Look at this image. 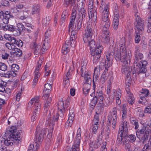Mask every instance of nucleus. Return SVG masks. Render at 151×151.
Returning <instances> with one entry per match:
<instances>
[{
    "label": "nucleus",
    "instance_id": "58836bf2",
    "mask_svg": "<svg viewBox=\"0 0 151 151\" xmlns=\"http://www.w3.org/2000/svg\"><path fill=\"white\" fill-rule=\"evenodd\" d=\"M35 146H34V145H30V146L29 147L27 151H37V149L38 148V147L36 146L37 144H35Z\"/></svg>",
    "mask_w": 151,
    "mask_h": 151
},
{
    "label": "nucleus",
    "instance_id": "a19ab883",
    "mask_svg": "<svg viewBox=\"0 0 151 151\" xmlns=\"http://www.w3.org/2000/svg\"><path fill=\"white\" fill-rule=\"evenodd\" d=\"M119 19H113V27L114 29L116 30L118 28L119 23Z\"/></svg>",
    "mask_w": 151,
    "mask_h": 151
},
{
    "label": "nucleus",
    "instance_id": "f03ea898",
    "mask_svg": "<svg viewBox=\"0 0 151 151\" xmlns=\"http://www.w3.org/2000/svg\"><path fill=\"white\" fill-rule=\"evenodd\" d=\"M101 24L103 28V40L108 43L110 40V32L108 31V29L110 25V22L108 17H102Z\"/></svg>",
    "mask_w": 151,
    "mask_h": 151
},
{
    "label": "nucleus",
    "instance_id": "a878e982",
    "mask_svg": "<svg viewBox=\"0 0 151 151\" xmlns=\"http://www.w3.org/2000/svg\"><path fill=\"white\" fill-rule=\"evenodd\" d=\"M101 139H97L95 141L92 142L90 143V146L95 149L98 148L101 145Z\"/></svg>",
    "mask_w": 151,
    "mask_h": 151
},
{
    "label": "nucleus",
    "instance_id": "9b49d317",
    "mask_svg": "<svg viewBox=\"0 0 151 151\" xmlns=\"http://www.w3.org/2000/svg\"><path fill=\"white\" fill-rule=\"evenodd\" d=\"M81 133L80 128H79L77 130V135L75 140L74 145L72 147L76 151L79 150V145L81 139Z\"/></svg>",
    "mask_w": 151,
    "mask_h": 151
},
{
    "label": "nucleus",
    "instance_id": "6e6d98bb",
    "mask_svg": "<svg viewBox=\"0 0 151 151\" xmlns=\"http://www.w3.org/2000/svg\"><path fill=\"white\" fill-rule=\"evenodd\" d=\"M137 114L140 117H142L144 116L143 111L141 108H137Z\"/></svg>",
    "mask_w": 151,
    "mask_h": 151
},
{
    "label": "nucleus",
    "instance_id": "bb28decb",
    "mask_svg": "<svg viewBox=\"0 0 151 151\" xmlns=\"http://www.w3.org/2000/svg\"><path fill=\"white\" fill-rule=\"evenodd\" d=\"M13 18V16L12 15L9 14H4V15H3L2 19L3 22L5 24H7L9 22V20Z\"/></svg>",
    "mask_w": 151,
    "mask_h": 151
},
{
    "label": "nucleus",
    "instance_id": "79ce46f5",
    "mask_svg": "<svg viewBox=\"0 0 151 151\" xmlns=\"http://www.w3.org/2000/svg\"><path fill=\"white\" fill-rule=\"evenodd\" d=\"M40 73H38L37 72L35 73V77L33 81V83L34 85H35L37 83L38 79V78L40 77Z\"/></svg>",
    "mask_w": 151,
    "mask_h": 151
},
{
    "label": "nucleus",
    "instance_id": "1a4fd4ad",
    "mask_svg": "<svg viewBox=\"0 0 151 151\" xmlns=\"http://www.w3.org/2000/svg\"><path fill=\"white\" fill-rule=\"evenodd\" d=\"M14 132L13 129L12 128H9L7 129L5 133L6 134L9 135V137L4 141V144L6 146L9 145L12 146L14 142V139H13V136H12V133Z\"/></svg>",
    "mask_w": 151,
    "mask_h": 151
},
{
    "label": "nucleus",
    "instance_id": "dca6fc26",
    "mask_svg": "<svg viewBox=\"0 0 151 151\" xmlns=\"http://www.w3.org/2000/svg\"><path fill=\"white\" fill-rule=\"evenodd\" d=\"M78 17L79 19L85 21L87 15L86 10L84 8H81L78 9Z\"/></svg>",
    "mask_w": 151,
    "mask_h": 151
},
{
    "label": "nucleus",
    "instance_id": "473e14b6",
    "mask_svg": "<svg viewBox=\"0 0 151 151\" xmlns=\"http://www.w3.org/2000/svg\"><path fill=\"white\" fill-rule=\"evenodd\" d=\"M128 103L132 105L134 102V99L132 94L130 93L128 94Z\"/></svg>",
    "mask_w": 151,
    "mask_h": 151
},
{
    "label": "nucleus",
    "instance_id": "774afa93",
    "mask_svg": "<svg viewBox=\"0 0 151 151\" xmlns=\"http://www.w3.org/2000/svg\"><path fill=\"white\" fill-rule=\"evenodd\" d=\"M142 93L145 94L144 96L147 97L149 95V91L148 90L146 89H142Z\"/></svg>",
    "mask_w": 151,
    "mask_h": 151
},
{
    "label": "nucleus",
    "instance_id": "6e6552de",
    "mask_svg": "<svg viewBox=\"0 0 151 151\" xmlns=\"http://www.w3.org/2000/svg\"><path fill=\"white\" fill-rule=\"evenodd\" d=\"M137 133L144 134L141 137V139L143 141V142H144L147 140L149 134L151 133V130L149 127L144 126L141 129H137Z\"/></svg>",
    "mask_w": 151,
    "mask_h": 151
},
{
    "label": "nucleus",
    "instance_id": "5fc2aeb1",
    "mask_svg": "<svg viewBox=\"0 0 151 151\" xmlns=\"http://www.w3.org/2000/svg\"><path fill=\"white\" fill-rule=\"evenodd\" d=\"M49 48V44L47 42L44 43L42 45V51H45L47 50Z\"/></svg>",
    "mask_w": 151,
    "mask_h": 151
},
{
    "label": "nucleus",
    "instance_id": "39448f33",
    "mask_svg": "<svg viewBox=\"0 0 151 151\" xmlns=\"http://www.w3.org/2000/svg\"><path fill=\"white\" fill-rule=\"evenodd\" d=\"M113 53H114V55L115 58L116 60H120L122 62L125 64H127V61H129L131 58V53H129L127 55H122L121 52L116 50V49H113Z\"/></svg>",
    "mask_w": 151,
    "mask_h": 151
},
{
    "label": "nucleus",
    "instance_id": "f257e3e1",
    "mask_svg": "<svg viewBox=\"0 0 151 151\" xmlns=\"http://www.w3.org/2000/svg\"><path fill=\"white\" fill-rule=\"evenodd\" d=\"M94 33V31L91 26L90 24L87 25L84 30L83 40L84 42L87 43V45L90 47L93 62L96 64L99 62L103 48L102 46L95 45V41L92 39Z\"/></svg>",
    "mask_w": 151,
    "mask_h": 151
},
{
    "label": "nucleus",
    "instance_id": "09e8293b",
    "mask_svg": "<svg viewBox=\"0 0 151 151\" xmlns=\"http://www.w3.org/2000/svg\"><path fill=\"white\" fill-rule=\"evenodd\" d=\"M18 81H16V82L14 81H12L10 82L9 84V89H13L17 86V83Z\"/></svg>",
    "mask_w": 151,
    "mask_h": 151
},
{
    "label": "nucleus",
    "instance_id": "ddd939ff",
    "mask_svg": "<svg viewBox=\"0 0 151 151\" xmlns=\"http://www.w3.org/2000/svg\"><path fill=\"white\" fill-rule=\"evenodd\" d=\"M129 123L127 122H122V127H124L123 131L124 132L123 134V138L122 143V145H124L128 141L127 139V135H128V126L129 125Z\"/></svg>",
    "mask_w": 151,
    "mask_h": 151
},
{
    "label": "nucleus",
    "instance_id": "680f3d73",
    "mask_svg": "<svg viewBox=\"0 0 151 151\" xmlns=\"http://www.w3.org/2000/svg\"><path fill=\"white\" fill-rule=\"evenodd\" d=\"M145 113L151 114V105L147 106L145 110Z\"/></svg>",
    "mask_w": 151,
    "mask_h": 151
},
{
    "label": "nucleus",
    "instance_id": "4c0bfd02",
    "mask_svg": "<svg viewBox=\"0 0 151 151\" xmlns=\"http://www.w3.org/2000/svg\"><path fill=\"white\" fill-rule=\"evenodd\" d=\"M33 48L34 49V54L36 55H38L40 48V45H37L36 43H34Z\"/></svg>",
    "mask_w": 151,
    "mask_h": 151
},
{
    "label": "nucleus",
    "instance_id": "c756f323",
    "mask_svg": "<svg viewBox=\"0 0 151 151\" xmlns=\"http://www.w3.org/2000/svg\"><path fill=\"white\" fill-rule=\"evenodd\" d=\"M120 51L121 52L122 55H127L129 53H131V52L130 51H127L125 45L120 46Z\"/></svg>",
    "mask_w": 151,
    "mask_h": 151
},
{
    "label": "nucleus",
    "instance_id": "4d7b16f0",
    "mask_svg": "<svg viewBox=\"0 0 151 151\" xmlns=\"http://www.w3.org/2000/svg\"><path fill=\"white\" fill-rule=\"evenodd\" d=\"M7 70V66L4 63H0V70L5 71Z\"/></svg>",
    "mask_w": 151,
    "mask_h": 151
},
{
    "label": "nucleus",
    "instance_id": "412c9836",
    "mask_svg": "<svg viewBox=\"0 0 151 151\" xmlns=\"http://www.w3.org/2000/svg\"><path fill=\"white\" fill-rule=\"evenodd\" d=\"M9 41H10L12 43V44H15L18 47H20L23 45V43L22 41L21 40H17L16 38L14 37H9L8 38Z\"/></svg>",
    "mask_w": 151,
    "mask_h": 151
},
{
    "label": "nucleus",
    "instance_id": "f704fd0d",
    "mask_svg": "<svg viewBox=\"0 0 151 151\" xmlns=\"http://www.w3.org/2000/svg\"><path fill=\"white\" fill-rule=\"evenodd\" d=\"M128 62H127V63ZM122 65V73L126 74V73H128L129 71L128 70V64H125L124 63Z\"/></svg>",
    "mask_w": 151,
    "mask_h": 151
},
{
    "label": "nucleus",
    "instance_id": "c85d7f7f",
    "mask_svg": "<svg viewBox=\"0 0 151 151\" xmlns=\"http://www.w3.org/2000/svg\"><path fill=\"white\" fill-rule=\"evenodd\" d=\"M109 5L106 4L104 7V9L102 12V17H108V12L109 10Z\"/></svg>",
    "mask_w": 151,
    "mask_h": 151
},
{
    "label": "nucleus",
    "instance_id": "e2e57ef3",
    "mask_svg": "<svg viewBox=\"0 0 151 151\" xmlns=\"http://www.w3.org/2000/svg\"><path fill=\"white\" fill-rule=\"evenodd\" d=\"M83 20L79 19L78 20V22L76 26L77 30L78 31L79 30L81 27V25L82 24V21Z\"/></svg>",
    "mask_w": 151,
    "mask_h": 151
},
{
    "label": "nucleus",
    "instance_id": "ea45409f",
    "mask_svg": "<svg viewBox=\"0 0 151 151\" xmlns=\"http://www.w3.org/2000/svg\"><path fill=\"white\" fill-rule=\"evenodd\" d=\"M135 42L136 43H139L140 40V34L139 31H136L135 32Z\"/></svg>",
    "mask_w": 151,
    "mask_h": 151
},
{
    "label": "nucleus",
    "instance_id": "37998d69",
    "mask_svg": "<svg viewBox=\"0 0 151 151\" xmlns=\"http://www.w3.org/2000/svg\"><path fill=\"white\" fill-rule=\"evenodd\" d=\"M102 64L103 65V63H101L100 65L99 66L96 67L95 68L94 73V74H95L97 75H99L100 73V70L101 69H102V67H101V66L102 65Z\"/></svg>",
    "mask_w": 151,
    "mask_h": 151
},
{
    "label": "nucleus",
    "instance_id": "aec40b11",
    "mask_svg": "<svg viewBox=\"0 0 151 151\" xmlns=\"http://www.w3.org/2000/svg\"><path fill=\"white\" fill-rule=\"evenodd\" d=\"M51 85L52 84L47 83L45 85L43 91L44 95L42 97L44 98H45L46 99L47 97L49 96V93L52 88Z\"/></svg>",
    "mask_w": 151,
    "mask_h": 151
},
{
    "label": "nucleus",
    "instance_id": "338daca9",
    "mask_svg": "<svg viewBox=\"0 0 151 151\" xmlns=\"http://www.w3.org/2000/svg\"><path fill=\"white\" fill-rule=\"evenodd\" d=\"M106 144L107 143L106 142H104L103 143V145L101 148V151H107V149L106 147Z\"/></svg>",
    "mask_w": 151,
    "mask_h": 151
},
{
    "label": "nucleus",
    "instance_id": "49530a36",
    "mask_svg": "<svg viewBox=\"0 0 151 151\" xmlns=\"http://www.w3.org/2000/svg\"><path fill=\"white\" fill-rule=\"evenodd\" d=\"M114 54V53H113V50L111 51V52H108L106 53V58L105 60L111 61L110 60L111 58L112 57Z\"/></svg>",
    "mask_w": 151,
    "mask_h": 151
},
{
    "label": "nucleus",
    "instance_id": "5701e85b",
    "mask_svg": "<svg viewBox=\"0 0 151 151\" xmlns=\"http://www.w3.org/2000/svg\"><path fill=\"white\" fill-rule=\"evenodd\" d=\"M16 32L15 36H19L21 34V32L25 29L24 26L21 23H19L17 24L16 27L15 28Z\"/></svg>",
    "mask_w": 151,
    "mask_h": 151
},
{
    "label": "nucleus",
    "instance_id": "7ed1b4c3",
    "mask_svg": "<svg viewBox=\"0 0 151 151\" xmlns=\"http://www.w3.org/2000/svg\"><path fill=\"white\" fill-rule=\"evenodd\" d=\"M69 104L68 100L66 101L64 106L63 102H60L58 104V113L53 116V119L55 122H57L59 119H62V118L64 117V113L65 111L70 109H68Z\"/></svg>",
    "mask_w": 151,
    "mask_h": 151
},
{
    "label": "nucleus",
    "instance_id": "4468645a",
    "mask_svg": "<svg viewBox=\"0 0 151 151\" xmlns=\"http://www.w3.org/2000/svg\"><path fill=\"white\" fill-rule=\"evenodd\" d=\"M137 17L135 18L136 22V24L135 25L136 28L138 31H142L144 29V22L139 16L137 15Z\"/></svg>",
    "mask_w": 151,
    "mask_h": 151
},
{
    "label": "nucleus",
    "instance_id": "7c9ffc66",
    "mask_svg": "<svg viewBox=\"0 0 151 151\" xmlns=\"http://www.w3.org/2000/svg\"><path fill=\"white\" fill-rule=\"evenodd\" d=\"M75 3V0H64L63 4L64 6L67 7L69 5L70 6L74 5Z\"/></svg>",
    "mask_w": 151,
    "mask_h": 151
},
{
    "label": "nucleus",
    "instance_id": "c9c22d12",
    "mask_svg": "<svg viewBox=\"0 0 151 151\" xmlns=\"http://www.w3.org/2000/svg\"><path fill=\"white\" fill-rule=\"evenodd\" d=\"M50 20V17L49 16L46 17L43 19L42 22V24L43 25L46 26L49 24Z\"/></svg>",
    "mask_w": 151,
    "mask_h": 151
},
{
    "label": "nucleus",
    "instance_id": "4be33fe9",
    "mask_svg": "<svg viewBox=\"0 0 151 151\" xmlns=\"http://www.w3.org/2000/svg\"><path fill=\"white\" fill-rule=\"evenodd\" d=\"M13 129L14 132L12 133V136H13V139H14L15 141H19L21 139L22 136L23 134V132L21 131H18L17 133L16 132V129Z\"/></svg>",
    "mask_w": 151,
    "mask_h": 151
},
{
    "label": "nucleus",
    "instance_id": "603ef678",
    "mask_svg": "<svg viewBox=\"0 0 151 151\" xmlns=\"http://www.w3.org/2000/svg\"><path fill=\"white\" fill-rule=\"evenodd\" d=\"M135 55L138 57V58L140 60H142L143 58V55L142 53L139 52L138 49H137L135 51Z\"/></svg>",
    "mask_w": 151,
    "mask_h": 151
},
{
    "label": "nucleus",
    "instance_id": "e433bc0d",
    "mask_svg": "<svg viewBox=\"0 0 151 151\" xmlns=\"http://www.w3.org/2000/svg\"><path fill=\"white\" fill-rule=\"evenodd\" d=\"M14 52H13L14 55L17 57H19L21 56L22 55V50L16 48L14 49Z\"/></svg>",
    "mask_w": 151,
    "mask_h": 151
},
{
    "label": "nucleus",
    "instance_id": "69168bd1",
    "mask_svg": "<svg viewBox=\"0 0 151 151\" xmlns=\"http://www.w3.org/2000/svg\"><path fill=\"white\" fill-rule=\"evenodd\" d=\"M131 123L135 126L134 128L136 129H137L139 127V125L137 120H136L134 121L132 120Z\"/></svg>",
    "mask_w": 151,
    "mask_h": 151
},
{
    "label": "nucleus",
    "instance_id": "a18cd8bd",
    "mask_svg": "<svg viewBox=\"0 0 151 151\" xmlns=\"http://www.w3.org/2000/svg\"><path fill=\"white\" fill-rule=\"evenodd\" d=\"M113 101V99L112 97L109 96L108 97L106 101V106L107 107L108 106L112 104Z\"/></svg>",
    "mask_w": 151,
    "mask_h": 151
},
{
    "label": "nucleus",
    "instance_id": "c03bdc74",
    "mask_svg": "<svg viewBox=\"0 0 151 151\" xmlns=\"http://www.w3.org/2000/svg\"><path fill=\"white\" fill-rule=\"evenodd\" d=\"M85 2V0H78L77 4L78 5V9L81 8H84Z\"/></svg>",
    "mask_w": 151,
    "mask_h": 151
},
{
    "label": "nucleus",
    "instance_id": "2f4dec72",
    "mask_svg": "<svg viewBox=\"0 0 151 151\" xmlns=\"http://www.w3.org/2000/svg\"><path fill=\"white\" fill-rule=\"evenodd\" d=\"M40 10V6L38 5L34 6L32 8V14H34L38 13Z\"/></svg>",
    "mask_w": 151,
    "mask_h": 151
},
{
    "label": "nucleus",
    "instance_id": "13d9d810",
    "mask_svg": "<svg viewBox=\"0 0 151 151\" xmlns=\"http://www.w3.org/2000/svg\"><path fill=\"white\" fill-rule=\"evenodd\" d=\"M11 69L15 72L18 71L19 68V67L16 64H13L11 66Z\"/></svg>",
    "mask_w": 151,
    "mask_h": 151
},
{
    "label": "nucleus",
    "instance_id": "72a5a7b5",
    "mask_svg": "<svg viewBox=\"0 0 151 151\" xmlns=\"http://www.w3.org/2000/svg\"><path fill=\"white\" fill-rule=\"evenodd\" d=\"M15 72L12 70L11 71H8L7 73H6L5 75L6 77L9 78L15 77L17 75V74Z\"/></svg>",
    "mask_w": 151,
    "mask_h": 151
},
{
    "label": "nucleus",
    "instance_id": "6ab92c4d",
    "mask_svg": "<svg viewBox=\"0 0 151 151\" xmlns=\"http://www.w3.org/2000/svg\"><path fill=\"white\" fill-rule=\"evenodd\" d=\"M117 118L115 116H108L107 124L108 126H110L111 124L113 125V127L114 129L116 127V123Z\"/></svg>",
    "mask_w": 151,
    "mask_h": 151
},
{
    "label": "nucleus",
    "instance_id": "cd10ccee",
    "mask_svg": "<svg viewBox=\"0 0 151 151\" xmlns=\"http://www.w3.org/2000/svg\"><path fill=\"white\" fill-rule=\"evenodd\" d=\"M62 141V135L59 134L58 135L57 141L55 144L54 148L56 149L59 147L61 144Z\"/></svg>",
    "mask_w": 151,
    "mask_h": 151
},
{
    "label": "nucleus",
    "instance_id": "3c124183",
    "mask_svg": "<svg viewBox=\"0 0 151 151\" xmlns=\"http://www.w3.org/2000/svg\"><path fill=\"white\" fill-rule=\"evenodd\" d=\"M9 0H0V5L4 6H8L9 5Z\"/></svg>",
    "mask_w": 151,
    "mask_h": 151
},
{
    "label": "nucleus",
    "instance_id": "0e129e2a",
    "mask_svg": "<svg viewBox=\"0 0 151 151\" xmlns=\"http://www.w3.org/2000/svg\"><path fill=\"white\" fill-rule=\"evenodd\" d=\"M98 127L99 126L95 124V125H93V127L92 129V133L94 134H96L97 132Z\"/></svg>",
    "mask_w": 151,
    "mask_h": 151
},
{
    "label": "nucleus",
    "instance_id": "b1692460",
    "mask_svg": "<svg viewBox=\"0 0 151 151\" xmlns=\"http://www.w3.org/2000/svg\"><path fill=\"white\" fill-rule=\"evenodd\" d=\"M89 18L91 19V20L94 22H96L97 20V12L94 9L93 11L89 10L88 11Z\"/></svg>",
    "mask_w": 151,
    "mask_h": 151
},
{
    "label": "nucleus",
    "instance_id": "864d4df0",
    "mask_svg": "<svg viewBox=\"0 0 151 151\" xmlns=\"http://www.w3.org/2000/svg\"><path fill=\"white\" fill-rule=\"evenodd\" d=\"M111 61L105 60L104 67L105 69H108L111 65Z\"/></svg>",
    "mask_w": 151,
    "mask_h": 151
},
{
    "label": "nucleus",
    "instance_id": "f8f14e48",
    "mask_svg": "<svg viewBox=\"0 0 151 151\" xmlns=\"http://www.w3.org/2000/svg\"><path fill=\"white\" fill-rule=\"evenodd\" d=\"M39 96H36L31 99L29 103V104L32 105L34 104V111L39 112L40 110L41 104L39 102Z\"/></svg>",
    "mask_w": 151,
    "mask_h": 151
},
{
    "label": "nucleus",
    "instance_id": "f3484780",
    "mask_svg": "<svg viewBox=\"0 0 151 151\" xmlns=\"http://www.w3.org/2000/svg\"><path fill=\"white\" fill-rule=\"evenodd\" d=\"M83 66H82V67L81 69V76L82 77H84L85 80V82L84 83L90 84L91 83V79L90 77V76L87 73L84 74H83V72L85 71V70L84 68H83Z\"/></svg>",
    "mask_w": 151,
    "mask_h": 151
},
{
    "label": "nucleus",
    "instance_id": "9d476101",
    "mask_svg": "<svg viewBox=\"0 0 151 151\" xmlns=\"http://www.w3.org/2000/svg\"><path fill=\"white\" fill-rule=\"evenodd\" d=\"M49 96L47 97V98L46 101L45 102L44 104V111L45 115L48 116V118H50L51 120L52 119L53 120V117L51 118L50 116H51V113L48 110L51 105V99L50 97Z\"/></svg>",
    "mask_w": 151,
    "mask_h": 151
},
{
    "label": "nucleus",
    "instance_id": "2eb2a0df",
    "mask_svg": "<svg viewBox=\"0 0 151 151\" xmlns=\"http://www.w3.org/2000/svg\"><path fill=\"white\" fill-rule=\"evenodd\" d=\"M97 101V103L100 105L101 106H104L105 104L103 103V101L104 99V97L102 91H100L98 93L97 92L96 93V96L95 97Z\"/></svg>",
    "mask_w": 151,
    "mask_h": 151
},
{
    "label": "nucleus",
    "instance_id": "052dcab7",
    "mask_svg": "<svg viewBox=\"0 0 151 151\" xmlns=\"http://www.w3.org/2000/svg\"><path fill=\"white\" fill-rule=\"evenodd\" d=\"M73 121L68 119L65 123V127L66 128L70 127L73 124Z\"/></svg>",
    "mask_w": 151,
    "mask_h": 151
},
{
    "label": "nucleus",
    "instance_id": "423d86ee",
    "mask_svg": "<svg viewBox=\"0 0 151 151\" xmlns=\"http://www.w3.org/2000/svg\"><path fill=\"white\" fill-rule=\"evenodd\" d=\"M54 120L50 119V118H48V119L46 121V124L49 126L50 128V130H49L47 129L43 128L41 131L40 134H42L43 136H45L47 133H48L47 136L48 138H51L52 136V133L54 128Z\"/></svg>",
    "mask_w": 151,
    "mask_h": 151
},
{
    "label": "nucleus",
    "instance_id": "de8ad7c7",
    "mask_svg": "<svg viewBox=\"0 0 151 151\" xmlns=\"http://www.w3.org/2000/svg\"><path fill=\"white\" fill-rule=\"evenodd\" d=\"M127 139L128 140L132 142H134L136 139L135 136L134 135L130 134L129 135H127Z\"/></svg>",
    "mask_w": 151,
    "mask_h": 151
},
{
    "label": "nucleus",
    "instance_id": "393cba45",
    "mask_svg": "<svg viewBox=\"0 0 151 151\" xmlns=\"http://www.w3.org/2000/svg\"><path fill=\"white\" fill-rule=\"evenodd\" d=\"M69 41H66L65 43L63 45L62 49V52L64 55L67 54L69 51Z\"/></svg>",
    "mask_w": 151,
    "mask_h": 151
},
{
    "label": "nucleus",
    "instance_id": "bf43d9fd",
    "mask_svg": "<svg viewBox=\"0 0 151 151\" xmlns=\"http://www.w3.org/2000/svg\"><path fill=\"white\" fill-rule=\"evenodd\" d=\"M15 27L13 25H9L8 30L13 32L14 34L15 35V33L16 32V30H15Z\"/></svg>",
    "mask_w": 151,
    "mask_h": 151
},
{
    "label": "nucleus",
    "instance_id": "a211bd4d",
    "mask_svg": "<svg viewBox=\"0 0 151 151\" xmlns=\"http://www.w3.org/2000/svg\"><path fill=\"white\" fill-rule=\"evenodd\" d=\"M122 122H122L121 124V126L120 127L119 129V132L118 133L117 135L116 142L118 144L122 143L123 137V133L124 132V131H123V128H124V127H122Z\"/></svg>",
    "mask_w": 151,
    "mask_h": 151
},
{
    "label": "nucleus",
    "instance_id": "0eeeda50",
    "mask_svg": "<svg viewBox=\"0 0 151 151\" xmlns=\"http://www.w3.org/2000/svg\"><path fill=\"white\" fill-rule=\"evenodd\" d=\"M76 12L75 10H73L71 14L70 20L69 24V33L71 32V36H76L75 30L74 29L76 27V25H75L74 21L76 17Z\"/></svg>",
    "mask_w": 151,
    "mask_h": 151
},
{
    "label": "nucleus",
    "instance_id": "8fccbe9b",
    "mask_svg": "<svg viewBox=\"0 0 151 151\" xmlns=\"http://www.w3.org/2000/svg\"><path fill=\"white\" fill-rule=\"evenodd\" d=\"M39 112L37 111H33V115L32 116L31 119V121L33 122L36 119L37 116L39 114Z\"/></svg>",
    "mask_w": 151,
    "mask_h": 151
},
{
    "label": "nucleus",
    "instance_id": "20e7f679",
    "mask_svg": "<svg viewBox=\"0 0 151 151\" xmlns=\"http://www.w3.org/2000/svg\"><path fill=\"white\" fill-rule=\"evenodd\" d=\"M134 59V65L136 70L138 72V74L144 73L146 71L145 67L147 64V61L146 60H141L138 57L135 55Z\"/></svg>",
    "mask_w": 151,
    "mask_h": 151
}]
</instances>
